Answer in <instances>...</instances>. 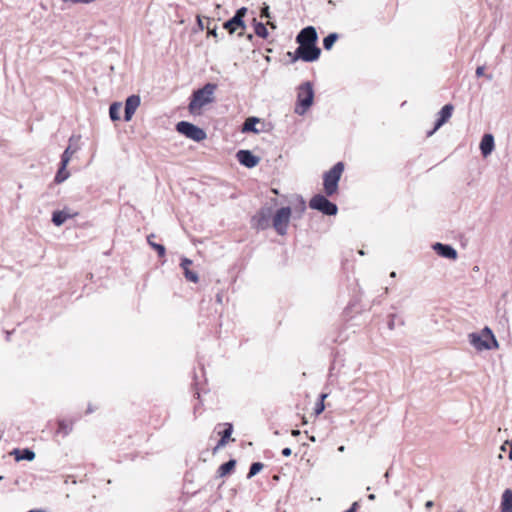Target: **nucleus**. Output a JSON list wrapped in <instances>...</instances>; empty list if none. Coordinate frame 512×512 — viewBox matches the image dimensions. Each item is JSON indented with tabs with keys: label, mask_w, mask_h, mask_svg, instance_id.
Returning <instances> with one entry per match:
<instances>
[{
	"label": "nucleus",
	"mask_w": 512,
	"mask_h": 512,
	"mask_svg": "<svg viewBox=\"0 0 512 512\" xmlns=\"http://www.w3.org/2000/svg\"><path fill=\"white\" fill-rule=\"evenodd\" d=\"M155 237L154 234H150L147 236V242L150 245L151 248L157 251L159 257H164L166 253V249L162 244H158L152 241V239Z\"/></svg>",
	"instance_id": "obj_23"
},
{
	"label": "nucleus",
	"mask_w": 512,
	"mask_h": 512,
	"mask_svg": "<svg viewBox=\"0 0 512 512\" xmlns=\"http://www.w3.org/2000/svg\"><path fill=\"white\" fill-rule=\"evenodd\" d=\"M176 130L179 133L185 135L187 138L196 142L203 141L207 137L206 132L202 128H199L198 126L186 121L178 122L176 125Z\"/></svg>",
	"instance_id": "obj_7"
},
{
	"label": "nucleus",
	"mask_w": 512,
	"mask_h": 512,
	"mask_svg": "<svg viewBox=\"0 0 512 512\" xmlns=\"http://www.w3.org/2000/svg\"><path fill=\"white\" fill-rule=\"evenodd\" d=\"M72 431V423H69L65 420H60L58 422V430L57 432L62 434L63 436H67Z\"/></svg>",
	"instance_id": "obj_28"
},
{
	"label": "nucleus",
	"mask_w": 512,
	"mask_h": 512,
	"mask_svg": "<svg viewBox=\"0 0 512 512\" xmlns=\"http://www.w3.org/2000/svg\"><path fill=\"white\" fill-rule=\"evenodd\" d=\"M223 425L225 426V429L222 432H220L221 438L228 441L233 432V426L230 423H225Z\"/></svg>",
	"instance_id": "obj_31"
},
{
	"label": "nucleus",
	"mask_w": 512,
	"mask_h": 512,
	"mask_svg": "<svg viewBox=\"0 0 512 512\" xmlns=\"http://www.w3.org/2000/svg\"><path fill=\"white\" fill-rule=\"evenodd\" d=\"M314 98V91L310 82H305L299 87L297 100L298 106L295 112L299 115H303L308 108L312 105Z\"/></svg>",
	"instance_id": "obj_5"
},
{
	"label": "nucleus",
	"mask_w": 512,
	"mask_h": 512,
	"mask_svg": "<svg viewBox=\"0 0 512 512\" xmlns=\"http://www.w3.org/2000/svg\"><path fill=\"white\" fill-rule=\"evenodd\" d=\"M507 445H510V442H509L508 440H507V441H505V442L502 444V446H501V448H500V449H501V451H505V450H506V446H507Z\"/></svg>",
	"instance_id": "obj_40"
},
{
	"label": "nucleus",
	"mask_w": 512,
	"mask_h": 512,
	"mask_svg": "<svg viewBox=\"0 0 512 512\" xmlns=\"http://www.w3.org/2000/svg\"><path fill=\"white\" fill-rule=\"evenodd\" d=\"M254 23V32L258 37L263 39L268 37V30L266 26L262 22H257L256 19H253Z\"/></svg>",
	"instance_id": "obj_24"
},
{
	"label": "nucleus",
	"mask_w": 512,
	"mask_h": 512,
	"mask_svg": "<svg viewBox=\"0 0 512 512\" xmlns=\"http://www.w3.org/2000/svg\"><path fill=\"white\" fill-rule=\"evenodd\" d=\"M368 498H369L370 500H373V499H375V495H374V494H370V495L368 496Z\"/></svg>",
	"instance_id": "obj_47"
},
{
	"label": "nucleus",
	"mask_w": 512,
	"mask_h": 512,
	"mask_svg": "<svg viewBox=\"0 0 512 512\" xmlns=\"http://www.w3.org/2000/svg\"><path fill=\"white\" fill-rule=\"evenodd\" d=\"M453 109L454 107L452 104H446L442 107V109L439 112V118L435 123V127L432 131L428 133V136H431L436 130H438L444 123H446L451 118Z\"/></svg>",
	"instance_id": "obj_12"
},
{
	"label": "nucleus",
	"mask_w": 512,
	"mask_h": 512,
	"mask_svg": "<svg viewBox=\"0 0 512 512\" xmlns=\"http://www.w3.org/2000/svg\"><path fill=\"white\" fill-rule=\"evenodd\" d=\"M338 39V34L336 33H330L328 36H326L324 39H323V46L326 50H330L334 43L336 42V40Z\"/></svg>",
	"instance_id": "obj_29"
},
{
	"label": "nucleus",
	"mask_w": 512,
	"mask_h": 512,
	"mask_svg": "<svg viewBox=\"0 0 512 512\" xmlns=\"http://www.w3.org/2000/svg\"><path fill=\"white\" fill-rule=\"evenodd\" d=\"M385 477H386V478H388V477H389V472H388V471L385 473Z\"/></svg>",
	"instance_id": "obj_52"
},
{
	"label": "nucleus",
	"mask_w": 512,
	"mask_h": 512,
	"mask_svg": "<svg viewBox=\"0 0 512 512\" xmlns=\"http://www.w3.org/2000/svg\"><path fill=\"white\" fill-rule=\"evenodd\" d=\"M501 511L512 512V490L510 489L505 490L502 495Z\"/></svg>",
	"instance_id": "obj_20"
},
{
	"label": "nucleus",
	"mask_w": 512,
	"mask_h": 512,
	"mask_svg": "<svg viewBox=\"0 0 512 512\" xmlns=\"http://www.w3.org/2000/svg\"><path fill=\"white\" fill-rule=\"evenodd\" d=\"M198 24H199L201 29H204L203 22H202V20L200 18H198Z\"/></svg>",
	"instance_id": "obj_42"
},
{
	"label": "nucleus",
	"mask_w": 512,
	"mask_h": 512,
	"mask_svg": "<svg viewBox=\"0 0 512 512\" xmlns=\"http://www.w3.org/2000/svg\"><path fill=\"white\" fill-rule=\"evenodd\" d=\"M207 23L210 24V20L207 19ZM207 31H208V35H212L214 36L215 38L218 37V34H217V30H216V25L214 24V26L211 28L209 25H207L206 27Z\"/></svg>",
	"instance_id": "obj_35"
},
{
	"label": "nucleus",
	"mask_w": 512,
	"mask_h": 512,
	"mask_svg": "<svg viewBox=\"0 0 512 512\" xmlns=\"http://www.w3.org/2000/svg\"><path fill=\"white\" fill-rule=\"evenodd\" d=\"M92 411V407H88L87 413H91Z\"/></svg>",
	"instance_id": "obj_48"
},
{
	"label": "nucleus",
	"mask_w": 512,
	"mask_h": 512,
	"mask_svg": "<svg viewBox=\"0 0 512 512\" xmlns=\"http://www.w3.org/2000/svg\"><path fill=\"white\" fill-rule=\"evenodd\" d=\"M12 454L15 456L16 461H21V460L32 461L35 458V452L29 448L14 449Z\"/></svg>",
	"instance_id": "obj_19"
},
{
	"label": "nucleus",
	"mask_w": 512,
	"mask_h": 512,
	"mask_svg": "<svg viewBox=\"0 0 512 512\" xmlns=\"http://www.w3.org/2000/svg\"><path fill=\"white\" fill-rule=\"evenodd\" d=\"M192 264V261L186 257L181 259L180 266L184 270L185 278L188 281H191L193 283H197L199 280L198 274L194 271H191L189 266Z\"/></svg>",
	"instance_id": "obj_17"
},
{
	"label": "nucleus",
	"mask_w": 512,
	"mask_h": 512,
	"mask_svg": "<svg viewBox=\"0 0 512 512\" xmlns=\"http://www.w3.org/2000/svg\"><path fill=\"white\" fill-rule=\"evenodd\" d=\"M309 206L311 209L320 211L328 216L336 215L338 212L337 205L321 194L314 195L309 202Z\"/></svg>",
	"instance_id": "obj_6"
},
{
	"label": "nucleus",
	"mask_w": 512,
	"mask_h": 512,
	"mask_svg": "<svg viewBox=\"0 0 512 512\" xmlns=\"http://www.w3.org/2000/svg\"><path fill=\"white\" fill-rule=\"evenodd\" d=\"M321 54L320 48L316 46V44H308L304 45L301 42V45L297 47L295 52H288V56L291 57V62L294 63L297 60L301 59L305 62H313L316 61Z\"/></svg>",
	"instance_id": "obj_4"
},
{
	"label": "nucleus",
	"mask_w": 512,
	"mask_h": 512,
	"mask_svg": "<svg viewBox=\"0 0 512 512\" xmlns=\"http://www.w3.org/2000/svg\"><path fill=\"white\" fill-rule=\"evenodd\" d=\"M318 39L317 31L313 26L303 28L296 37V42L301 45L316 44Z\"/></svg>",
	"instance_id": "obj_9"
},
{
	"label": "nucleus",
	"mask_w": 512,
	"mask_h": 512,
	"mask_svg": "<svg viewBox=\"0 0 512 512\" xmlns=\"http://www.w3.org/2000/svg\"><path fill=\"white\" fill-rule=\"evenodd\" d=\"M77 213H70L68 210L54 211L52 214V222L56 226L63 225L68 219L75 217Z\"/></svg>",
	"instance_id": "obj_15"
},
{
	"label": "nucleus",
	"mask_w": 512,
	"mask_h": 512,
	"mask_svg": "<svg viewBox=\"0 0 512 512\" xmlns=\"http://www.w3.org/2000/svg\"><path fill=\"white\" fill-rule=\"evenodd\" d=\"M494 149V137L492 134H485L480 142V150L484 157L492 153Z\"/></svg>",
	"instance_id": "obj_16"
},
{
	"label": "nucleus",
	"mask_w": 512,
	"mask_h": 512,
	"mask_svg": "<svg viewBox=\"0 0 512 512\" xmlns=\"http://www.w3.org/2000/svg\"><path fill=\"white\" fill-rule=\"evenodd\" d=\"M470 344L477 350H489L497 347L498 343L490 328L485 327L480 334L472 333L469 335Z\"/></svg>",
	"instance_id": "obj_3"
},
{
	"label": "nucleus",
	"mask_w": 512,
	"mask_h": 512,
	"mask_svg": "<svg viewBox=\"0 0 512 512\" xmlns=\"http://www.w3.org/2000/svg\"><path fill=\"white\" fill-rule=\"evenodd\" d=\"M28 512H45V511L42 509H34V510H30Z\"/></svg>",
	"instance_id": "obj_45"
},
{
	"label": "nucleus",
	"mask_w": 512,
	"mask_h": 512,
	"mask_svg": "<svg viewBox=\"0 0 512 512\" xmlns=\"http://www.w3.org/2000/svg\"><path fill=\"white\" fill-rule=\"evenodd\" d=\"M122 108V105L121 103L119 102H114L110 105V108H109V115H110V118L113 120V121H117L120 119V110Z\"/></svg>",
	"instance_id": "obj_26"
},
{
	"label": "nucleus",
	"mask_w": 512,
	"mask_h": 512,
	"mask_svg": "<svg viewBox=\"0 0 512 512\" xmlns=\"http://www.w3.org/2000/svg\"><path fill=\"white\" fill-rule=\"evenodd\" d=\"M67 166H63V162H61V166L58 169L54 181L56 183H62L69 177V172L66 170Z\"/></svg>",
	"instance_id": "obj_27"
},
{
	"label": "nucleus",
	"mask_w": 512,
	"mask_h": 512,
	"mask_svg": "<svg viewBox=\"0 0 512 512\" xmlns=\"http://www.w3.org/2000/svg\"><path fill=\"white\" fill-rule=\"evenodd\" d=\"M292 451L290 448L286 447L282 450V455L285 457H289L291 455Z\"/></svg>",
	"instance_id": "obj_39"
},
{
	"label": "nucleus",
	"mask_w": 512,
	"mask_h": 512,
	"mask_svg": "<svg viewBox=\"0 0 512 512\" xmlns=\"http://www.w3.org/2000/svg\"><path fill=\"white\" fill-rule=\"evenodd\" d=\"M256 227L258 229H266L270 223V210L262 209L255 217Z\"/></svg>",
	"instance_id": "obj_18"
},
{
	"label": "nucleus",
	"mask_w": 512,
	"mask_h": 512,
	"mask_svg": "<svg viewBox=\"0 0 512 512\" xmlns=\"http://www.w3.org/2000/svg\"><path fill=\"white\" fill-rule=\"evenodd\" d=\"M236 158L241 165L247 168H253L260 162V158L255 156L250 150H239Z\"/></svg>",
	"instance_id": "obj_10"
},
{
	"label": "nucleus",
	"mask_w": 512,
	"mask_h": 512,
	"mask_svg": "<svg viewBox=\"0 0 512 512\" xmlns=\"http://www.w3.org/2000/svg\"><path fill=\"white\" fill-rule=\"evenodd\" d=\"M226 444H227V440H225V439L221 438V439L218 441V443H217V445H216V447H215V449H214V450H217V449H219V448H222V447H224Z\"/></svg>",
	"instance_id": "obj_38"
},
{
	"label": "nucleus",
	"mask_w": 512,
	"mask_h": 512,
	"mask_svg": "<svg viewBox=\"0 0 512 512\" xmlns=\"http://www.w3.org/2000/svg\"><path fill=\"white\" fill-rule=\"evenodd\" d=\"M433 249L436 251L438 255L447 259H456L457 251L450 245L435 243L433 245Z\"/></svg>",
	"instance_id": "obj_13"
},
{
	"label": "nucleus",
	"mask_w": 512,
	"mask_h": 512,
	"mask_svg": "<svg viewBox=\"0 0 512 512\" xmlns=\"http://www.w3.org/2000/svg\"><path fill=\"white\" fill-rule=\"evenodd\" d=\"M508 458L512 461V447H511V449H510V451H509Z\"/></svg>",
	"instance_id": "obj_46"
},
{
	"label": "nucleus",
	"mask_w": 512,
	"mask_h": 512,
	"mask_svg": "<svg viewBox=\"0 0 512 512\" xmlns=\"http://www.w3.org/2000/svg\"><path fill=\"white\" fill-rule=\"evenodd\" d=\"M224 29H226L230 34H233L234 32H236L237 30H241L239 32V36H242L244 34V30L246 28V25L244 23L243 20H239V18H234L232 17L231 19H229L228 21H226L224 23Z\"/></svg>",
	"instance_id": "obj_14"
},
{
	"label": "nucleus",
	"mask_w": 512,
	"mask_h": 512,
	"mask_svg": "<svg viewBox=\"0 0 512 512\" xmlns=\"http://www.w3.org/2000/svg\"><path fill=\"white\" fill-rule=\"evenodd\" d=\"M432 506H433V502H432V501H428V502H426V507H427V508H430V507H432Z\"/></svg>",
	"instance_id": "obj_43"
},
{
	"label": "nucleus",
	"mask_w": 512,
	"mask_h": 512,
	"mask_svg": "<svg viewBox=\"0 0 512 512\" xmlns=\"http://www.w3.org/2000/svg\"><path fill=\"white\" fill-rule=\"evenodd\" d=\"M395 317H396V315H394V314L390 315V320L388 322V328L390 330H393L395 327V322H394Z\"/></svg>",
	"instance_id": "obj_37"
},
{
	"label": "nucleus",
	"mask_w": 512,
	"mask_h": 512,
	"mask_svg": "<svg viewBox=\"0 0 512 512\" xmlns=\"http://www.w3.org/2000/svg\"><path fill=\"white\" fill-rule=\"evenodd\" d=\"M141 99L138 95H131L125 101L124 119L130 121L139 107Z\"/></svg>",
	"instance_id": "obj_11"
},
{
	"label": "nucleus",
	"mask_w": 512,
	"mask_h": 512,
	"mask_svg": "<svg viewBox=\"0 0 512 512\" xmlns=\"http://www.w3.org/2000/svg\"><path fill=\"white\" fill-rule=\"evenodd\" d=\"M235 465H236V461L234 459H231V460L223 463L218 468V471H217L218 475L220 477L226 476L227 474H229L235 468Z\"/></svg>",
	"instance_id": "obj_22"
},
{
	"label": "nucleus",
	"mask_w": 512,
	"mask_h": 512,
	"mask_svg": "<svg viewBox=\"0 0 512 512\" xmlns=\"http://www.w3.org/2000/svg\"><path fill=\"white\" fill-rule=\"evenodd\" d=\"M310 440H311V441H315V437H314V436H311V437H310Z\"/></svg>",
	"instance_id": "obj_51"
},
{
	"label": "nucleus",
	"mask_w": 512,
	"mask_h": 512,
	"mask_svg": "<svg viewBox=\"0 0 512 512\" xmlns=\"http://www.w3.org/2000/svg\"><path fill=\"white\" fill-rule=\"evenodd\" d=\"M291 434H292V436H298V435H300V431L295 429V430H292Z\"/></svg>",
	"instance_id": "obj_41"
},
{
	"label": "nucleus",
	"mask_w": 512,
	"mask_h": 512,
	"mask_svg": "<svg viewBox=\"0 0 512 512\" xmlns=\"http://www.w3.org/2000/svg\"><path fill=\"white\" fill-rule=\"evenodd\" d=\"M261 17H262V18H270L269 6L265 5V6L261 9Z\"/></svg>",
	"instance_id": "obj_36"
},
{
	"label": "nucleus",
	"mask_w": 512,
	"mask_h": 512,
	"mask_svg": "<svg viewBox=\"0 0 512 512\" xmlns=\"http://www.w3.org/2000/svg\"><path fill=\"white\" fill-rule=\"evenodd\" d=\"M290 207L280 208L273 217V227L279 235L287 233V227L290 221Z\"/></svg>",
	"instance_id": "obj_8"
},
{
	"label": "nucleus",
	"mask_w": 512,
	"mask_h": 512,
	"mask_svg": "<svg viewBox=\"0 0 512 512\" xmlns=\"http://www.w3.org/2000/svg\"><path fill=\"white\" fill-rule=\"evenodd\" d=\"M484 69H485V68H484V66H478V67L476 68V71H475L476 76H477V77L485 76V74H484ZM486 78H487L489 81H491V80L493 79V76H492V74H487V75H486Z\"/></svg>",
	"instance_id": "obj_32"
},
{
	"label": "nucleus",
	"mask_w": 512,
	"mask_h": 512,
	"mask_svg": "<svg viewBox=\"0 0 512 512\" xmlns=\"http://www.w3.org/2000/svg\"><path fill=\"white\" fill-rule=\"evenodd\" d=\"M326 397H327V395H326V394H321V401H320V403H318V404L316 405V408H315V412H316V414H320V413H322V412H323V410H324V408H325V407H324L323 400H324Z\"/></svg>",
	"instance_id": "obj_33"
},
{
	"label": "nucleus",
	"mask_w": 512,
	"mask_h": 512,
	"mask_svg": "<svg viewBox=\"0 0 512 512\" xmlns=\"http://www.w3.org/2000/svg\"><path fill=\"white\" fill-rule=\"evenodd\" d=\"M344 171L343 162H337L329 171L323 175V186L326 196L330 197L338 190V183Z\"/></svg>",
	"instance_id": "obj_2"
},
{
	"label": "nucleus",
	"mask_w": 512,
	"mask_h": 512,
	"mask_svg": "<svg viewBox=\"0 0 512 512\" xmlns=\"http://www.w3.org/2000/svg\"><path fill=\"white\" fill-rule=\"evenodd\" d=\"M247 13V8L246 7H241L240 9H238L236 11V13L234 14V18H239V20H243L245 14Z\"/></svg>",
	"instance_id": "obj_34"
},
{
	"label": "nucleus",
	"mask_w": 512,
	"mask_h": 512,
	"mask_svg": "<svg viewBox=\"0 0 512 512\" xmlns=\"http://www.w3.org/2000/svg\"><path fill=\"white\" fill-rule=\"evenodd\" d=\"M216 88V84L207 83L201 89L194 91L188 106L190 113L197 114L203 106L212 103Z\"/></svg>",
	"instance_id": "obj_1"
},
{
	"label": "nucleus",
	"mask_w": 512,
	"mask_h": 512,
	"mask_svg": "<svg viewBox=\"0 0 512 512\" xmlns=\"http://www.w3.org/2000/svg\"><path fill=\"white\" fill-rule=\"evenodd\" d=\"M510 446L512 447V442L510 443Z\"/></svg>",
	"instance_id": "obj_53"
},
{
	"label": "nucleus",
	"mask_w": 512,
	"mask_h": 512,
	"mask_svg": "<svg viewBox=\"0 0 512 512\" xmlns=\"http://www.w3.org/2000/svg\"><path fill=\"white\" fill-rule=\"evenodd\" d=\"M263 464L260 462H254L251 464L249 472L247 474V478L250 479L258 474L263 469Z\"/></svg>",
	"instance_id": "obj_30"
},
{
	"label": "nucleus",
	"mask_w": 512,
	"mask_h": 512,
	"mask_svg": "<svg viewBox=\"0 0 512 512\" xmlns=\"http://www.w3.org/2000/svg\"><path fill=\"white\" fill-rule=\"evenodd\" d=\"M259 122V119L256 117H249L245 120L242 132H253L258 133L259 130L256 128V124Z\"/></svg>",
	"instance_id": "obj_21"
},
{
	"label": "nucleus",
	"mask_w": 512,
	"mask_h": 512,
	"mask_svg": "<svg viewBox=\"0 0 512 512\" xmlns=\"http://www.w3.org/2000/svg\"><path fill=\"white\" fill-rule=\"evenodd\" d=\"M268 24H269L272 28H275V27H276V26H275L273 23H271V22H268Z\"/></svg>",
	"instance_id": "obj_49"
},
{
	"label": "nucleus",
	"mask_w": 512,
	"mask_h": 512,
	"mask_svg": "<svg viewBox=\"0 0 512 512\" xmlns=\"http://www.w3.org/2000/svg\"><path fill=\"white\" fill-rule=\"evenodd\" d=\"M390 276H391V277H395V276H396V273L393 271V272H391Z\"/></svg>",
	"instance_id": "obj_50"
},
{
	"label": "nucleus",
	"mask_w": 512,
	"mask_h": 512,
	"mask_svg": "<svg viewBox=\"0 0 512 512\" xmlns=\"http://www.w3.org/2000/svg\"><path fill=\"white\" fill-rule=\"evenodd\" d=\"M70 144L69 146L65 149V151L63 152L62 156H61V162H63V166H67L68 163L70 162L71 160V157L72 155L76 152L77 148H72V138H70Z\"/></svg>",
	"instance_id": "obj_25"
},
{
	"label": "nucleus",
	"mask_w": 512,
	"mask_h": 512,
	"mask_svg": "<svg viewBox=\"0 0 512 512\" xmlns=\"http://www.w3.org/2000/svg\"><path fill=\"white\" fill-rule=\"evenodd\" d=\"M338 451H339V452H344V451H345V446H343V445H342V446H339V447H338Z\"/></svg>",
	"instance_id": "obj_44"
}]
</instances>
